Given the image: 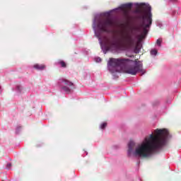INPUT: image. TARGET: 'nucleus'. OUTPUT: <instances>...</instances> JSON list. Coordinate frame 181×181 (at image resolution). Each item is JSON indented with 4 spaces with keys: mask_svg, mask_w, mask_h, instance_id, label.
<instances>
[{
    "mask_svg": "<svg viewBox=\"0 0 181 181\" xmlns=\"http://www.w3.org/2000/svg\"><path fill=\"white\" fill-rule=\"evenodd\" d=\"M141 8L144 13L139 16V23L132 28H122L118 30L117 35L119 42H117L115 36H104V33H110L114 28L118 26L117 21L112 18H104L100 16H96L93 20V28L96 37H98L101 49L105 54L107 52L112 53H119L125 50L127 47H132L135 45L136 37L138 42L136 46V53L141 50L140 42L146 37L149 28L152 25L151 7L149 4H142Z\"/></svg>",
    "mask_w": 181,
    "mask_h": 181,
    "instance_id": "f257e3e1",
    "label": "nucleus"
},
{
    "mask_svg": "<svg viewBox=\"0 0 181 181\" xmlns=\"http://www.w3.org/2000/svg\"><path fill=\"white\" fill-rule=\"evenodd\" d=\"M169 131L166 129H157L144 140L137 144L134 141H129L127 146V155L132 158H151L163 146L168 144L169 139Z\"/></svg>",
    "mask_w": 181,
    "mask_h": 181,
    "instance_id": "f03ea898",
    "label": "nucleus"
},
{
    "mask_svg": "<svg viewBox=\"0 0 181 181\" xmlns=\"http://www.w3.org/2000/svg\"><path fill=\"white\" fill-rule=\"evenodd\" d=\"M107 69L113 76L117 73H121V71L132 76H136L137 73L144 76L146 73L142 62L136 59L134 61L129 59L110 58L107 64Z\"/></svg>",
    "mask_w": 181,
    "mask_h": 181,
    "instance_id": "7ed1b4c3",
    "label": "nucleus"
},
{
    "mask_svg": "<svg viewBox=\"0 0 181 181\" xmlns=\"http://www.w3.org/2000/svg\"><path fill=\"white\" fill-rule=\"evenodd\" d=\"M131 8H132V3L125 4L112 10V12H117L121 15H128V12L131 11Z\"/></svg>",
    "mask_w": 181,
    "mask_h": 181,
    "instance_id": "20e7f679",
    "label": "nucleus"
},
{
    "mask_svg": "<svg viewBox=\"0 0 181 181\" xmlns=\"http://www.w3.org/2000/svg\"><path fill=\"white\" fill-rule=\"evenodd\" d=\"M61 84L62 86V90L64 91V93H69L71 91V90L69 87H71L73 86V83L66 79H64L62 80Z\"/></svg>",
    "mask_w": 181,
    "mask_h": 181,
    "instance_id": "39448f33",
    "label": "nucleus"
},
{
    "mask_svg": "<svg viewBox=\"0 0 181 181\" xmlns=\"http://www.w3.org/2000/svg\"><path fill=\"white\" fill-rule=\"evenodd\" d=\"M46 66L43 64H35L34 65V69H36L37 70H45Z\"/></svg>",
    "mask_w": 181,
    "mask_h": 181,
    "instance_id": "423d86ee",
    "label": "nucleus"
},
{
    "mask_svg": "<svg viewBox=\"0 0 181 181\" xmlns=\"http://www.w3.org/2000/svg\"><path fill=\"white\" fill-rule=\"evenodd\" d=\"M16 90L17 93H23V87L21 85H17L16 87Z\"/></svg>",
    "mask_w": 181,
    "mask_h": 181,
    "instance_id": "0eeeda50",
    "label": "nucleus"
},
{
    "mask_svg": "<svg viewBox=\"0 0 181 181\" xmlns=\"http://www.w3.org/2000/svg\"><path fill=\"white\" fill-rule=\"evenodd\" d=\"M151 56H156V54H158V50L151 49Z\"/></svg>",
    "mask_w": 181,
    "mask_h": 181,
    "instance_id": "6e6552de",
    "label": "nucleus"
},
{
    "mask_svg": "<svg viewBox=\"0 0 181 181\" xmlns=\"http://www.w3.org/2000/svg\"><path fill=\"white\" fill-rule=\"evenodd\" d=\"M156 45L157 46H158L159 47H160V45H162V39H158L156 41Z\"/></svg>",
    "mask_w": 181,
    "mask_h": 181,
    "instance_id": "1a4fd4ad",
    "label": "nucleus"
},
{
    "mask_svg": "<svg viewBox=\"0 0 181 181\" xmlns=\"http://www.w3.org/2000/svg\"><path fill=\"white\" fill-rule=\"evenodd\" d=\"M107 127V122H103L100 124V129H104Z\"/></svg>",
    "mask_w": 181,
    "mask_h": 181,
    "instance_id": "9d476101",
    "label": "nucleus"
},
{
    "mask_svg": "<svg viewBox=\"0 0 181 181\" xmlns=\"http://www.w3.org/2000/svg\"><path fill=\"white\" fill-rule=\"evenodd\" d=\"M59 64H61L62 67H66V63L63 61H60Z\"/></svg>",
    "mask_w": 181,
    "mask_h": 181,
    "instance_id": "9b49d317",
    "label": "nucleus"
},
{
    "mask_svg": "<svg viewBox=\"0 0 181 181\" xmlns=\"http://www.w3.org/2000/svg\"><path fill=\"white\" fill-rule=\"evenodd\" d=\"M112 11H108V12H106V13H105V16H107V18H109V16L111 15V13H112Z\"/></svg>",
    "mask_w": 181,
    "mask_h": 181,
    "instance_id": "f8f14e48",
    "label": "nucleus"
},
{
    "mask_svg": "<svg viewBox=\"0 0 181 181\" xmlns=\"http://www.w3.org/2000/svg\"><path fill=\"white\" fill-rule=\"evenodd\" d=\"M95 62H96V63H100L101 62V58L100 57L95 58Z\"/></svg>",
    "mask_w": 181,
    "mask_h": 181,
    "instance_id": "ddd939ff",
    "label": "nucleus"
},
{
    "mask_svg": "<svg viewBox=\"0 0 181 181\" xmlns=\"http://www.w3.org/2000/svg\"><path fill=\"white\" fill-rule=\"evenodd\" d=\"M11 166H12V164H11V163H8L6 165V169H11Z\"/></svg>",
    "mask_w": 181,
    "mask_h": 181,
    "instance_id": "4468645a",
    "label": "nucleus"
},
{
    "mask_svg": "<svg viewBox=\"0 0 181 181\" xmlns=\"http://www.w3.org/2000/svg\"><path fill=\"white\" fill-rule=\"evenodd\" d=\"M158 26H159V28H162V24L159 23Z\"/></svg>",
    "mask_w": 181,
    "mask_h": 181,
    "instance_id": "2eb2a0df",
    "label": "nucleus"
},
{
    "mask_svg": "<svg viewBox=\"0 0 181 181\" xmlns=\"http://www.w3.org/2000/svg\"><path fill=\"white\" fill-rule=\"evenodd\" d=\"M170 1H177V0H170Z\"/></svg>",
    "mask_w": 181,
    "mask_h": 181,
    "instance_id": "dca6fc26",
    "label": "nucleus"
},
{
    "mask_svg": "<svg viewBox=\"0 0 181 181\" xmlns=\"http://www.w3.org/2000/svg\"><path fill=\"white\" fill-rule=\"evenodd\" d=\"M21 129V127H18L17 129Z\"/></svg>",
    "mask_w": 181,
    "mask_h": 181,
    "instance_id": "f3484780",
    "label": "nucleus"
}]
</instances>
